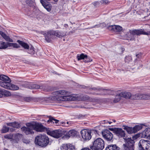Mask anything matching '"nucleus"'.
Wrapping results in <instances>:
<instances>
[{
    "mask_svg": "<svg viewBox=\"0 0 150 150\" xmlns=\"http://www.w3.org/2000/svg\"><path fill=\"white\" fill-rule=\"evenodd\" d=\"M138 55H139V54H137V55H136V56H137V57H138Z\"/></svg>",
    "mask_w": 150,
    "mask_h": 150,
    "instance_id": "nucleus-61",
    "label": "nucleus"
},
{
    "mask_svg": "<svg viewBox=\"0 0 150 150\" xmlns=\"http://www.w3.org/2000/svg\"><path fill=\"white\" fill-rule=\"evenodd\" d=\"M126 35L127 37L130 38V40H133L135 39L134 36V35L133 30H130L127 32Z\"/></svg>",
    "mask_w": 150,
    "mask_h": 150,
    "instance_id": "nucleus-23",
    "label": "nucleus"
},
{
    "mask_svg": "<svg viewBox=\"0 0 150 150\" xmlns=\"http://www.w3.org/2000/svg\"><path fill=\"white\" fill-rule=\"evenodd\" d=\"M92 90L93 91H95V92H98V91H100L102 90L101 89H98V88H92Z\"/></svg>",
    "mask_w": 150,
    "mask_h": 150,
    "instance_id": "nucleus-47",
    "label": "nucleus"
},
{
    "mask_svg": "<svg viewBox=\"0 0 150 150\" xmlns=\"http://www.w3.org/2000/svg\"><path fill=\"white\" fill-rule=\"evenodd\" d=\"M77 134V132L74 130H69L67 133V135L69 137H73L76 136Z\"/></svg>",
    "mask_w": 150,
    "mask_h": 150,
    "instance_id": "nucleus-28",
    "label": "nucleus"
},
{
    "mask_svg": "<svg viewBox=\"0 0 150 150\" xmlns=\"http://www.w3.org/2000/svg\"><path fill=\"white\" fill-rule=\"evenodd\" d=\"M124 129L126 130L129 134L134 133L133 127L132 128V127H129L126 126H124Z\"/></svg>",
    "mask_w": 150,
    "mask_h": 150,
    "instance_id": "nucleus-29",
    "label": "nucleus"
},
{
    "mask_svg": "<svg viewBox=\"0 0 150 150\" xmlns=\"http://www.w3.org/2000/svg\"><path fill=\"white\" fill-rule=\"evenodd\" d=\"M4 137L6 139H13V135L11 134L5 135L4 136Z\"/></svg>",
    "mask_w": 150,
    "mask_h": 150,
    "instance_id": "nucleus-44",
    "label": "nucleus"
},
{
    "mask_svg": "<svg viewBox=\"0 0 150 150\" xmlns=\"http://www.w3.org/2000/svg\"><path fill=\"white\" fill-rule=\"evenodd\" d=\"M105 150H120V148L116 144H111L108 145Z\"/></svg>",
    "mask_w": 150,
    "mask_h": 150,
    "instance_id": "nucleus-21",
    "label": "nucleus"
},
{
    "mask_svg": "<svg viewBox=\"0 0 150 150\" xmlns=\"http://www.w3.org/2000/svg\"><path fill=\"white\" fill-rule=\"evenodd\" d=\"M120 95L126 98H129L132 96L131 93L128 92H122L120 93Z\"/></svg>",
    "mask_w": 150,
    "mask_h": 150,
    "instance_id": "nucleus-24",
    "label": "nucleus"
},
{
    "mask_svg": "<svg viewBox=\"0 0 150 150\" xmlns=\"http://www.w3.org/2000/svg\"><path fill=\"white\" fill-rule=\"evenodd\" d=\"M122 97V96L120 95V93L119 94L116 95L115 96V98L113 100V102L114 103H116L119 101L121 98Z\"/></svg>",
    "mask_w": 150,
    "mask_h": 150,
    "instance_id": "nucleus-35",
    "label": "nucleus"
},
{
    "mask_svg": "<svg viewBox=\"0 0 150 150\" xmlns=\"http://www.w3.org/2000/svg\"><path fill=\"white\" fill-rule=\"evenodd\" d=\"M0 80L2 81H0V86L1 87L4 88V85H7V83H11V80L7 76L4 75H0Z\"/></svg>",
    "mask_w": 150,
    "mask_h": 150,
    "instance_id": "nucleus-9",
    "label": "nucleus"
},
{
    "mask_svg": "<svg viewBox=\"0 0 150 150\" xmlns=\"http://www.w3.org/2000/svg\"><path fill=\"white\" fill-rule=\"evenodd\" d=\"M40 33L44 35L45 39L46 41L50 42L51 41V38L50 37V34L49 33V31L47 32L46 31H42L40 32Z\"/></svg>",
    "mask_w": 150,
    "mask_h": 150,
    "instance_id": "nucleus-16",
    "label": "nucleus"
},
{
    "mask_svg": "<svg viewBox=\"0 0 150 150\" xmlns=\"http://www.w3.org/2000/svg\"><path fill=\"white\" fill-rule=\"evenodd\" d=\"M117 128H109V129L110 130L113 131V132L115 133V131H116V130L117 129Z\"/></svg>",
    "mask_w": 150,
    "mask_h": 150,
    "instance_id": "nucleus-48",
    "label": "nucleus"
},
{
    "mask_svg": "<svg viewBox=\"0 0 150 150\" xmlns=\"http://www.w3.org/2000/svg\"><path fill=\"white\" fill-rule=\"evenodd\" d=\"M133 127L134 133H135L141 129L142 128V126L141 125H136Z\"/></svg>",
    "mask_w": 150,
    "mask_h": 150,
    "instance_id": "nucleus-34",
    "label": "nucleus"
},
{
    "mask_svg": "<svg viewBox=\"0 0 150 150\" xmlns=\"http://www.w3.org/2000/svg\"><path fill=\"white\" fill-rule=\"evenodd\" d=\"M6 124L8 126L12 127H13L16 128H18L20 127V124L16 122L8 123Z\"/></svg>",
    "mask_w": 150,
    "mask_h": 150,
    "instance_id": "nucleus-25",
    "label": "nucleus"
},
{
    "mask_svg": "<svg viewBox=\"0 0 150 150\" xmlns=\"http://www.w3.org/2000/svg\"><path fill=\"white\" fill-rule=\"evenodd\" d=\"M112 120V121H113V122H115V121H115V120Z\"/></svg>",
    "mask_w": 150,
    "mask_h": 150,
    "instance_id": "nucleus-59",
    "label": "nucleus"
},
{
    "mask_svg": "<svg viewBox=\"0 0 150 150\" xmlns=\"http://www.w3.org/2000/svg\"><path fill=\"white\" fill-rule=\"evenodd\" d=\"M27 127H23L21 128L22 131L26 135L34 133L33 131V129L31 127L32 124L30 123H27L26 124Z\"/></svg>",
    "mask_w": 150,
    "mask_h": 150,
    "instance_id": "nucleus-10",
    "label": "nucleus"
},
{
    "mask_svg": "<svg viewBox=\"0 0 150 150\" xmlns=\"http://www.w3.org/2000/svg\"><path fill=\"white\" fill-rule=\"evenodd\" d=\"M54 96H51L49 97V99L52 100L57 101L59 102L61 100H65V99L63 98L59 97H57L56 95H54Z\"/></svg>",
    "mask_w": 150,
    "mask_h": 150,
    "instance_id": "nucleus-22",
    "label": "nucleus"
},
{
    "mask_svg": "<svg viewBox=\"0 0 150 150\" xmlns=\"http://www.w3.org/2000/svg\"><path fill=\"white\" fill-rule=\"evenodd\" d=\"M28 85L27 87L31 89H38L40 88L41 87L39 85L32 84L30 83H28Z\"/></svg>",
    "mask_w": 150,
    "mask_h": 150,
    "instance_id": "nucleus-27",
    "label": "nucleus"
},
{
    "mask_svg": "<svg viewBox=\"0 0 150 150\" xmlns=\"http://www.w3.org/2000/svg\"><path fill=\"white\" fill-rule=\"evenodd\" d=\"M109 28L113 31L117 32H120L122 30V28L118 25H111L109 26Z\"/></svg>",
    "mask_w": 150,
    "mask_h": 150,
    "instance_id": "nucleus-18",
    "label": "nucleus"
},
{
    "mask_svg": "<svg viewBox=\"0 0 150 150\" xmlns=\"http://www.w3.org/2000/svg\"><path fill=\"white\" fill-rule=\"evenodd\" d=\"M134 35H140L143 34L144 35L145 34V31L144 30L142 29H140L139 30H133Z\"/></svg>",
    "mask_w": 150,
    "mask_h": 150,
    "instance_id": "nucleus-30",
    "label": "nucleus"
},
{
    "mask_svg": "<svg viewBox=\"0 0 150 150\" xmlns=\"http://www.w3.org/2000/svg\"><path fill=\"white\" fill-rule=\"evenodd\" d=\"M126 143L123 145V150H134V141L130 138H124Z\"/></svg>",
    "mask_w": 150,
    "mask_h": 150,
    "instance_id": "nucleus-4",
    "label": "nucleus"
},
{
    "mask_svg": "<svg viewBox=\"0 0 150 150\" xmlns=\"http://www.w3.org/2000/svg\"><path fill=\"white\" fill-rule=\"evenodd\" d=\"M149 138L150 139V136L149 137Z\"/></svg>",
    "mask_w": 150,
    "mask_h": 150,
    "instance_id": "nucleus-63",
    "label": "nucleus"
},
{
    "mask_svg": "<svg viewBox=\"0 0 150 150\" xmlns=\"http://www.w3.org/2000/svg\"><path fill=\"white\" fill-rule=\"evenodd\" d=\"M112 123V122H109V121H108V123L109 124H111Z\"/></svg>",
    "mask_w": 150,
    "mask_h": 150,
    "instance_id": "nucleus-57",
    "label": "nucleus"
},
{
    "mask_svg": "<svg viewBox=\"0 0 150 150\" xmlns=\"http://www.w3.org/2000/svg\"><path fill=\"white\" fill-rule=\"evenodd\" d=\"M139 150H150V141L141 139L138 143Z\"/></svg>",
    "mask_w": 150,
    "mask_h": 150,
    "instance_id": "nucleus-5",
    "label": "nucleus"
},
{
    "mask_svg": "<svg viewBox=\"0 0 150 150\" xmlns=\"http://www.w3.org/2000/svg\"><path fill=\"white\" fill-rule=\"evenodd\" d=\"M81 150H91L89 148H84L82 149Z\"/></svg>",
    "mask_w": 150,
    "mask_h": 150,
    "instance_id": "nucleus-53",
    "label": "nucleus"
},
{
    "mask_svg": "<svg viewBox=\"0 0 150 150\" xmlns=\"http://www.w3.org/2000/svg\"><path fill=\"white\" fill-rule=\"evenodd\" d=\"M81 98L80 99L81 100H86L89 99V96H83L81 95L80 96Z\"/></svg>",
    "mask_w": 150,
    "mask_h": 150,
    "instance_id": "nucleus-43",
    "label": "nucleus"
},
{
    "mask_svg": "<svg viewBox=\"0 0 150 150\" xmlns=\"http://www.w3.org/2000/svg\"><path fill=\"white\" fill-rule=\"evenodd\" d=\"M10 130L11 131H13L14 130L12 128L10 129Z\"/></svg>",
    "mask_w": 150,
    "mask_h": 150,
    "instance_id": "nucleus-58",
    "label": "nucleus"
},
{
    "mask_svg": "<svg viewBox=\"0 0 150 150\" xmlns=\"http://www.w3.org/2000/svg\"><path fill=\"white\" fill-rule=\"evenodd\" d=\"M150 99V95H149L143 94V99Z\"/></svg>",
    "mask_w": 150,
    "mask_h": 150,
    "instance_id": "nucleus-46",
    "label": "nucleus"
},
{
    "mask_svg": "<svg viewBox=\"0 0 150 150\" xmlns=\"http://www.w3.org/2000/svg\"><path fill=\"white\" fill-rule=\"evenodd\" d=\"M22 137V135L19 133L13 134V139L16 141L21 139Z\"/></svg>",
    "mask_w": 150,
    "mask_h": 150,
    "instance_id": "nucleus-32",
    "label": "nucleus"
},
{
    "mask_svg": "<svg viewBox=\"0 0 150 150\" xmlns=\"http://www.w3.org/2000/svg\"><path fill=\"white\" fill-rule=\"evenodd\" d=\"M2 91L3 96H4L8 97L11 95V94L10 91L5 90Z\"/></svg>",
    "mask_w": 150,
    "mask_h": 150,
    "instance_id": "nucleus-36",
    "label": "nucleus"
},
{
    "mask_svg": "<svg viewBox=\"0 0 150 150\" xmlns=\"http://www.w3.org/2000/svg\"><path fill=\"white\" fill-rule=\"evenodd\" d=\"M3 94L2 93V91H0V98L2 97L3 96Z\"/></svg>",
    "mask_w": 150,
    "mask_h": 150,
    "instance_id": "nucleus-51",
    "label": "nucleus"
},
{
    "mask_svg": "<svg viewBox=\"0 0 150 150\" xmlns=\"http://www.w3.org/2000/svg\"><path fill=\"white\" fill-rule=\"evenodd\" d=\"M40 2L43 6L47 11H50L51 10L52 6L49 2H45L43 0H40Z\"/></svg>",
    "mask_w": 150,
    "mask_h": 150,
    "instance_id": "nucleus-13",
    "label": "nucleus"
},
{
    "mask_svg": "<svg viewBox=\"0 0 150 150\" xmlns=\"http://www.w3.org/2000/svg\"><path fill=\"white\" fill-rule=\"evenodd\" d=\"M104 146V141L100 138H98L94 141L93 145L90 148L92 150H102Z\"/></svg>",
    "mask_w": 150,
    "mask_h": 150,
    "instance_id": "nucleus-3",
    "label": "nucleus"
},
{
    "mask_svg": "<svg viewBox=\"0 0 150 150\" xmlns=\"http://www.w3.org/2000/svg\"><path fill=\"white\" fill-rule=\"evenodd\" d=\"M17 42L25 49H28L30 47L29 46L27 43L24 42L22 41L18 40L17 41Z\"/></svg>",
    "mask_w": 150,
    "mask_h": 150,
    "instance_id": "nucleus-26",
    "label": "nucleus"
},
{
    "mask_svg": "<svg viewBox=\"0 0 150 150\" xmlns=\"http://www.w3.org/2000/svg\"><path fill=\"white\" fill-rule=\"evenodd\" d=\"M67 146V150H75V146L71 144H68Z\"/></svg>",
    "mask_w": 150,
    "mask_h": 150,
    "instance_id": "nucleus-39",
    "label": "nucleus"
},
{
    "mask_svg": "<svg viewBox=\"0 0 150 150\" xmlns=\"http://www.w3.org/2000/svg\"><path fill=\"white\" fill-rule=\"evenodd\" d=\"M62 131L60 129L54 130H47V134L50 136L55 138H58L62 135Z\"/></svg>",
    "mask_w": 150,
    "mask_h": 150,
    "instance_id": "nucleus-7",
    "label": "nucleus"
},
{
    "mask_svg": "<svg viewBox=\"0 0 150 150\" xmlns=\"http://www.w3.org/2000/svg\"><path fill=\"white\" fill-rule=\"evenodd\" d=\"M115 134L119 137H123L125 136V131L120 128H117Z\"/></svg>",
    "mask_w": 150,
    "mask_h": 150,
    "instance_id": "nucleus-15",
    "label": "nucleus"
},
{
    "mask_svg": "<svg viewBox=\"0 0 150 150\" xmlns=\"http://www.w3.org/2000/svg\"><path fill=\"white\" fill-rule=\"evenodd\" d=\"M150 136V128H146L141 133L142 138H149Z\"/></svg>",
    "mask_w": 150,
    "mask_h": 150,
    "instance_id": "nucleus-17",
    "label": "nucleus"
},
{
    "mask_svg": "<svg viewBox=\"0 0 150 150\" xmlns=\"http://www.w3.org/2000/svg\"><path fill=\"white\" fill-rule=\"evenodd\" d=\"M104 122H105V123H106L107 124V123H108V121H105V120H104Z\"/></svg>",
    "mask_w": 150,
    "mask_h": 150,
    "instance_id": "nucleus-55",
    "label": "nucleus"
},
{
    "mask_svg": "<svg viewBox=\"0 0 150 150\" xmlns=\"http://www.w3.org/2000/svg\"><path fill=\"white\" fill-rule=\"evenodd\" d=\"M31 127H32L33 130L37 132H42L44 131L45 129V127L41 123L32 124Z\"/></svg>",
    "mask_w": 150,
    "mask_h": 150,
    "instance_id": "nucleus-11",
    "label": "nucleus"
},
{
    "mask_svg": "<svg viewBox=\"0 0 150 150\" xmlns=\"http://www.w3.org/2000/svg\"><path fill=\"white\" fill-rule=\"evenodd\" d=\"M23 142L26 144H29L30 142V141L29 140L24 139L23 140Z\"/></svg>",
    "mask_w": 150,
    "mask_h": 150,
    "instance_id": "nucleus-49",
    "label": "nucleus"
},
{
    "mask_svg": "<svg viewBox=\"0 0 150 150\" xmlns=\"http://www.w3.org/2000/svg\"><path fill=\"white\" fill-rule=\"evenodd\" d=\"M61 150H67L68 149L67 144H62L60 147Z\"/></svg>",
    "mask_w": 150,
    "mask_h": 150,
    "instance_id": "nucleus-40",
    "label": "nucleus"
},
{
    "mask_svg": "<svg viewBox=\"0 0 150 150\" xmlns=\"http://www.w3.org/2000/svg\"><path fill=\"white\" fill-rule=\"evenodd\" d=\"M103 137L108 141L111 140L113 138L112 134L108 130H105L102 132Z\"/></svg>",
    "mask_w": 150,
    "mask_h": 150,
    "instance_id": "nucleus-12",
    "label": "nucleus"
},
{
    "mask_svg": "<svg viewBox=\"0 0 150 150\" xmlns=\"http://www.w3.org/2000/svg\"><path fill=\"white\" fill-rule=\"evenodd\" d=\"M132 60V57L130 56H126L125 57V60L126 62L129 63Z\"/></svg>",
    "mask_w": 150,
    "mask_h": 150,
    "instance_id": "nucleus-41",
    "label": "nucleus"
},
{
    "mask_svg": "<svg viewBox=\"0 0 150 150\" xmlns=\"http://www.w3.org/2000/svg\"><path fill=\"white\" fill-rule=\"evenodd\" d=\"M64 26L65 27H68V25L67 24H65L64 25Z\"/></svg>",
    "mask_w": 150,
    "mask_h": 150,
    "instance_id": "nucleus-56",
    "label": "nucleus"
},
{
    "mask_svg": "<svg viewBox=\"0 0 150 150\" xmlns=\"http://www.w3.org/2000/svg\"><path fill=\"white\" fill-rule=\"evenodd\" d=\"M146 34H144L145 35H150V31H148L147 32H146L145 31V33Z\"/></svg>",
    "mask_w": 150,
    "mask_h": 150,
    "instance_id": "nucleus-52",
    "label": "nucleus"
},
{
    "mask_svg": "<svg viewBox=\"0 0 150 150\" xmlns=\"http://www.w3.org/2000/svg\"><path fill=\"white\" fill-rule=\"evenodd\" d=\"M106 1L102 0L101 1V2L103 3H106Z\"/></svg>",
    "mask_w": 150,
    "mask_h": 150,
    "instance_id": "nucleus-54",
    "label": "nucleus"
},
{
    "mask_svg": "<svg viewBox=\"0 0 150 150\" xmlns=\"http://www.w3.org/2000/svg\"><path fill=\"white\" fill-rule=\"evenodd\" d=\"M87 57V56L86 55H85L83 54H78L77 56V58L78 60H80L81 59H86Z\"/></svg>",
    "mask_w": 150,
    "mask_h": 150,
    "instance_id": "nucleus-33",
    "label": "nucleus"
},
{
    "mask_svg": "<svg viewBox=\"0 0 150 150\" xmlns=\"http://www.w3.org/2000/svg\"><path fill=\"white\" fill-rule=\"evenodd\" d=\"M55 2H57V0H54Z\"/></svg>",
    "mask_w": 150,
    "mask_h": 150,
    "instance_id": "nucleus-60",
    "label": "nucleus"
},
{
    "mask_svg": "<svg viewBox=\"0 0 150 150\" xmlns=\"http://www.w3.org/2000/svg\"><path fill=\"white\" fill-rule=\"evenodd\" d=\"M0 34L5 40L9 42H13V40L9 36L7 35L4 33L0 31Z\"/></svg>",
    "mask_w": 150,
    "mask_h": 150,
    "instance_id": "nucleus-20",
    "label": "nucleus"
},
{
    "mask_svg": "<svg viewBox=\"0 0 150 150\" xmlns=\"http://www.w3.org/2000/svg\"><path fill=\"white\" fill-rule=\"evenodd\" d=\"M35 143L38 146L45 147L49 144V139L46 135L39 134L35 137Z\"/></svg>",
    "mask_w": 150,
    "mask_h": 150,
    "instance_id": "nucleus-1",
    "label": "nucleus"
},
{
    "mask_svg": "<svg viewBox=\"0 0 150 150\" xmlns=\"http://www.w3.org/2000/svg\"><path fill=\"white\" fill-rule=\"evenodd\" d=\"M0 50L6 49L10 47H12L14 48H18L20 47L19 45L17 43L6 42L3 41L0 42Z\"/></svg>",
    "mask_w": 150,
    "mask_h": 150,
    "instance_id": "nucleus-6",
    "label": "nucleus"
},
{
    "mask_svg": "<svg viewBox=\"0 0 150 150\" xmlns=\"http://www.w3.org/2000/svg\"><path fill=\"white\" fill-rule=\"evenodd\" d=\"M81 134L82 138L85 141L89 140L91 138V131L86 129L82 130Z\"/></svg>",
    "mask_w": 150,
    "mask_h": 150,
    "instance_id": "nucleus-8",
    "label": "nucleus"
},
{
    "mask_svg": "<svg viewBox=\"0 0 150 150\" xmlns=\"http://www.w3.org/2000/svg\"><path fill=\"white\" fill-rule=\"evenodd\" d=\"M26 4L29 6H34V0H27L26 1Z\"/></svg>",
    "mask_w": 150,
    "mask_h": 150,
    "instance_id": "nucleus-38",
    "label": "nucleus"
},
{
    "mask_svg": "<svg viewBox=\"0 0 150 150\" xmlns=\"http://www.w3.org/2000/svg\"><path fill=\"white\" fill-rule=\"evenodd\" d=\"M9 128L6 126H4L2 129L1 132L2 133H6L8 132Z\"/></svg>",
    "mask_w": 150,
    "mask_h": 150,
    "instance_id": "nucleus-42",
    "label": "nucleus"
},
{
    "mask_svg": "<svg viewBox=\"0 0 150 150\" xmlns=\"http://www.w3.org/2000/svg\"><path fill=\"white\" fill-rule=\"evenodd\" d=\"M28 53L30 54H34V47L32 46L30 47L29 50H28Z\"/></svg>",
    "mask_w": 150,
    "mask_h": 150,
    "instance_id": "nucleus-45",
    "label": "nucleus"
},
{
    "mask_svg": "<svg viewBox=\"0 0 150 150\" xmlns=\"http://www.w3.org/2000/svg\"><path fill=\"white\" fill-rule=\"evenodd\" d=\"M59 122V120H56L52 117H50L49 119L47 120V122H52L53 123H57Z\"/></svg>",
    "mask_w": 150,
    "mask_h": 150,
    "instance_id": "nucleus-37",
    "label": "nucleus"
},
{
    "mask_svg": "<svg viewBox=\"0 0 150 150\" xmlns=\"http://www.w3.org/2000/svg\"><path fill=\"white\" fill-rule=\"evenodd\" d=\"M49 33L50 35H54L58 37H60L63 36L62 33L58 31H54L53 30H50L49 31Z\"/></svg>",
    "mask_w": 150,
    "mask_h": 150,
    "instance_id": "nucleus-19",
    "label": "nucleus"
},
{
    "mask_svg": "<svg viewBox=\"0 0 150 150\" xmlns=\"http://www.w3.org/2000/svg\"><path fill=\"white\" fill-rule=\"evenodd\" d=\"M93 5H94L95 6H96L99 4V2L98 1H96L93 2Z\"/></svg>",
    "mask_w": 150,
    "mask_h": 150,
    "instance_id": "nucleus-50",
    "label": "nucleus"
},
{
    "mask_svg": "<svg viewBox=\"0 0 150 150\" xmlns=\"http://www.w3.org/2000/svg\"><path fill=\"white\" fill-rule=\"evenodd\" d=\"M7 85H4V88L11 90H16L19 89V87L16 85L11 83H7Z\"/></svg>",
    "mask_w": 150,
    "mask_h": 150,
    "instance_id": "nucleus-14",
    "label": "nucleus"
},
{
    "mask_svg": "<svg viewBox=\"0 0 150 150\" xmlns=\"http://www.w3.org/2000/svg\"><path fill=\"white\" fill-rule=\"evenodd\" d=\"M96 93V94H98V93Z\"/></svg>",
    "mask_w": 150,
    "mask_h": 150,
    "instance_id": "nucleus-62",
    "label": "nucleus"
},
{
    "mask_svg": "<svg viewBox=\"0 0 150 150\" xmlns=\"http://www.w3.org/2000/svg\"><path fill=\"white\" fill-rule=\"evenodd\" d=\"M53 95H56L57 97H61L65 99V100L61 101H66L74 100L76 99L75 98L69 95V93L64 90L56 91L53 92Z\"/></svg>",
    "mask_w": 150,
    "mask_h": 150,
    "instance_id": "nucleus-2",
    "label": "nucleus"
},
{
    "mask_svg": "<svg viewBox=\"0 0 150 150\" xmlns=\"http://www.w3.org/2000/svg\"><path fill=\"white\" fill-rule=\"evenodd\" d=\"M143 94L141 93L136 94L134 95H132V97L133 99L136 100L143 99Z\"/></svg>",
    "mask_w": 150,
    "mask_h": 150,
    "instance_id": "nucleus-31",
    "label": "nucleus"
},
{
    "mask_svg": "<svg viewBox=\"0 0 150 150\" xmlns=\"http://www.w3.org/2000/svg\"><path fill=\"white\" fill-rule=\"evenodd\" d=\"M67 123H68V122H67Z\"/></svg>",
    "mask_w": 150,
    "mask_h": 150,
    "instance_id": "nucleus-64",
    "label": "nucleus"
}]
</instances>
